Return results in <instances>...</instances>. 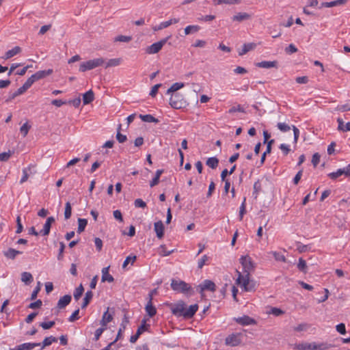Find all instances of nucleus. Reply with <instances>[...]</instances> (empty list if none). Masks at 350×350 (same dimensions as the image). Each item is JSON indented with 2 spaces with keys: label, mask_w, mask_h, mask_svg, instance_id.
<instances>
[{
  "label": "nucleus",
  "mask_w": 350,
  "mask_h": 350,
  "mask_svg": "<svg viewBox=\"0 0 350 350\" xmlns=\"http://www.w3.org/2000/svg\"><path fill=\"white\" fill-rule=\"evenodd\" d=\"M320 158L321 155L318 152L313 154L311 162L314 167L319 163Z\"/></svg>",
  "instance_id": "obj_55"
},
{
  "label": "nucleus",
  "mask_w": 350,
  "mask_h": 350,
  "mask_svg": "<svg viewBox=\"0 0 350 350\" xmlns=\"http://www.w3.org/2000/svg\"><path fill=\"white\" fill-rule=\"evenodd\" d=\"M270 313L273 314L275 317H278V316L283 314L284 313V312L280 308L273 307V308H271Z\"/></svg>",
  "instance_id": "obj_64"
},
{
  "label": "nucleus",
  "mask_w": 350,
  "mask_h": 350,
  "mask_svg": "<svg viewBox=\"0 0 350 350\" xmlns=\"http://www.w3.org/2000/svg\"><path fill=\"white\" fill-rule=\"evenodd\" d=\"M108 310L109 308L104 312L102 320L100 321V324L103 327H106L107 323L111 322L113 319V316L109 313Z\"/></svg>",
  "instance_id": "obj_24"
},
{
  "label": "nucleus",
  "mask_w": 350,
  "mask_h": 350,
  "mask_svg": "<svg viewBox=\"0 0 350 350\" xmlns=\"http://www.w3.org/2000/svg\"><path fill=\"white\" fill-rule=\"evenodd\" d=\"M104 63L105 59L102 57L90 59L80 64L79 71L83 72L102 66Z\"/></svg>",
  "instance_id": "obj_3"
},
{
  "label": "nucleus",
  "mask_w": 350,
  "mask_h": 350,
  "mask_svg": "<svg viewBox=\"0 0 350 350\" xmlns=\"http://www.w3.org/2000/svg\"><path fill=\"white\" fill-rule=\"evenodd\" d=\"M26 91L22 88H19L16 91L13 93H10L8 97L5 99V103H10L16 97L23 94Z\"/></svg>",
  "instance_id": "obj_25"
},
{
  "label": "nucleus",
  "mask_w": 350,
  "mask_h": 350,
  "mask_svg": "<svg viewBox=\"0 0 350 350\" xmlns=\"http://www.w3.org/2000/svg\"><path fill=\"white\" fill-rule=\"evenodd\" d=\"M31 172V166L25 167L23 170V176L20 180V183L23 184L26 182L29 176V173Z\"/></svg>",
  "instance_id": "obj_37"
},
{
  "label": "nucleus",
  "mask_w": 350,
  "mask_h": 350,
  "mask_svg": "<svg viewBox=\"0 0 350 350\" xmlns=\"http://www.w3.org/2000/svg\"><path fill=\"white\" fill-rule=\"evenodd\" d=\"M102 282H113L114 281L113 277L109 273L103 274L101 278Z\"/></svg>",
  "instance_id": "obj_62"
},
{
  "label": "nucleus",
  "mask_w": 350,
  "mask_h": 350,
  "mask_svg": "<svg viewBox=\"0 0 350 350\" xmlns=\"http://www.w3.org/2000/svg\"><path fill=\"white\" fill-rule=\"evenodd\" d=\"M297 51V48L293 44H290L287 47L285 48V52L287 54H293L296 53Z\"/></svg>",
  "instance_id": "obj_54"
},
{
  "label": "nucleus",
  "mask_w": 350,
  "mask_h": 350,
  "mask_svg": "<svg viewBox=\"0 0 350 350\" xmlns=\"http://www.w3.org/2000/svg\"><path fill=\"white\" fill-rule=\"evenodd\" d=\"M178 22H179V19L178 18H171L169 21L161 23L158 26L154 27H153V30L155 31H159V30L163 29L164 28H167V27H168L170 25H171L172 24L178 23Z\"/></svg>",
  "instance_id": "obj_14"
},
{
  "label": "nucleus",
  "mask_w": 350,
  "mask_h": 350,
  "mask_svg": "<svg viewBox=\"0 0 350 350\" xmlns=\"http://www.w3.org/2000/svg\"><path fill=\"white\" fill-rule=\"evenodd\" d=\"M297 268L299 271H301L304 273H306V268H307L306 262L302 258H300L299 259V262L297 264Z\"/></svg>",
  "instance_id": "obj_43"
},
{
  "label": "nucleus",
  "mask_w": 350,
  "mask_h": 350,
  "mask_svg": "<svg viewBox=\"0 0 350 350\" xmlns=\"http://www.w3.org/2000/svg\"><path fill=\"white\" fill-rule=\"evenodd\" d=\"M79 309L78 308L76 310H75L73 312V313L70 315V317L68 319V321L70 322H74L76 320L79 319Z\"/></svg>",
  "instance_id": "obj_63"
},
{
  "label": "nucleus",
  "mask_w": 350,
  "mask_h": 350,
  "mask_svg": "<svg viewBox=\"0 0 350 350\" xmlns=\"http://www.w3.org/2000/svg\"><path fill=\"white\" fill-rule=\"evenodd\" d=\"M185 103L183 95L178 92L173 93L170 98V105L174 109H182L185 107Z\"/></svg>",
  "instance_id": "obj_4"
},
{
  "label": "nucleus",
  "mask_w": 350,
  "mask_h": 350,
  "mask_svg": "<svg viewBox=\"0 0 350 350\" xmlns=\"http://www.w3.org/2000/svg\"><path fill=\"white\" fill-rule=\"evenodd\" d=\"M57 341V339L53 336H51L49 337H46L44 339L43 342H42L41 349H43L45 347L51 345L53 342H55Z\"/></svg>",
  "instance_id": "obj_35"
},
{
  "label": "nucleus",
  "mask_w": 350,
  "mask_h": 350,
  "mask_svg": "<svg viewBox=\"0 0 350 350\" xmlns=\"http://www.w3.org/2000/svg\"><path fill=\"white\" fill-rule=\"evenodd\" d=\"M33 276L29 272H23L21 273V280L26 284H29L33 282Z\"/></svg>",
  "instance_id": "obj_33"
},
{
  "label": "nucleus",
  "mask_w": 350,
  "mask_h": 350,
  "mask_svg": "<svg viewBox=\"0 0 350 350\" xmlns=\"http://www.w3.org/2000/svg\"><path fill=\"white\" fill-rule=\"evenodd\" d=\"M134 205L137 208H144L146 207V204L144 201H143L141 198H137L134 202Z\"/></svg>",
  "instance_id": "obj_57"
},
{
  "label": "nucleus",
  "mask_w": 350,
  "mask_h": 350,
  "mask_svg": "<svg viewBox=\"0 0 350 350\" xmlns=\"http://www.w3.org/2000/svg\"><path fill=\"white\" fill-rule=\"evenodd\" d=\"M200 29V27L198 25H189L185 28V34L189 35L191 33L198 32Z\"/></svg>",
  "instance_id": "obj_36"
},
{
  "label": "nucleus",
  "mask_w": 350,
  "mask_h": 350,
  "mask_svg": "<svg viewBox=\"0 0 350 350\" xmlns=\"http://www.w3.org/2000/svg\"><path fill=\"white\" fill-rule=\"evenodd\" d=\"M136 259L137 256L135 255L128 256L123 262L122 267L125 268L130 262H131V264H133Z\"/></svg>",
  "instance_id": "obj_49"
},
{
  "label": "nucleus",
  "mask_w": 350,
  "mask_h": 350,
  "mask_svg": "<svg viewBox=\"0 0 350 350\" xmlns=\"http://www.w3.org/2000/svg\"><path fill=\"white\" fill-rule=\"evenodd\" d=\"M65 247L66 246L64 242L59 243V249L57 256L58 260H62L64 259V252Z\"/></svg>",
  "instance_id": "obj_47"
},
{
  "label": "nucleus",
  "mask_w": 350,
  "mask_h": 350,
  "mask_svg": "<svg viewBox=\"0 0 350 350\" xmlns=\"http://www.w3.org/2000/svg\"><path fill=\"white\" fill-rule=\"evenodd\" d=\"M129 323V320L126 318V317H124V320L122 321V323L120 324V327L119 328L117 336L116 339L114 340L116 342H117L118 340L121 339L122 337V332L126 329V324Z\"/></svg>",
  "instance_id": "obj_26"
},
{
  "label": "nucleus",
  "mask_w": 350,
  "mask_h": 350,
  "mask_svg": "<svg viewBox=\"0 0 350 350\" xmlns=\"http://www.w3.org/2000/svg\"><path fill=\"white\" fill-rule=\"evenodd\" d=\"M154 229L159 239H162L164 235V225L162 221H158L154 224Z\"/></svg>",
  "instance_id": "obj_15"
},
{
  "label": "nucleus",
  "mask_w": 350,
  "mask_h": 350,
  "mask_svg": "<svg viewBox=\"0 0 350 350\" xmlns=\"http://www.w3.org/2000/svg\"><path fill=\"white\" fill-rule=\"evenodd\" d=\"M208 258H209L206 255L202 256V257L198 262V269H202Z\"/></svg>",
  "instance_id": "obj_61"
},
{
  "label": "nucleus",
  "mask_w": 350,
  "mask_h": 350,
  "mask_svg": "<svg viewBox=\"0 0 350 350\" xmlns=\"http://www.w3.org/2000/svg\"><path fill=\"white\" fill-rule=\"evenodd\" d=\"M116 139L119 143H124L127 140V137L125 135L122 134L119 131H118L116 134Z\"/></svg>",
  "instance_id": "obj_58"
},
{
  "label": "nucleus",
  "mask_w": 350,
  "mask_h": 350,
  "mask_svg": "<svg viewBox=\"0 0 350 350\" xmlns=\"http://www.w3.org/2000/svg\"><path fill=\"white\" fill-rule=\"evenodd\" d=\"M243 336L242 333L231 334L226 338L225 345L230 347H237L241 343Z\"/></svg>",
  "instance_id": "obj_5"
},
{
  "label": "nucleus",
  "mask_w": 350,
  "mask_h": 350,
  "mask_svg": "<svg viewBox=\"0 0 350 350\" xmlns=\"http://www.w3.org/2000/svg\"><path fill=\"white\" fill-rule=\"evenodd\" d=\"M170 38L171 36H169L157 42L153 43L152 44L146 48V53L148 54H155L158 53Z\"/></svg>",
  "instance_id": "obj_6"
},
{
  "label": "nucleus",
  "mask_w": 350,
  "mask_h": 350,
  "mask_svg": "<svg viewBox=\"0 0 350 350\" xmlns=\"http://www.w3.org/2000/svg\"><path fill=\"white\" fill-rule=\"evenodd\" d=\"M163 173V170H157L156 171L154 177L152 178V180L150 183V186L151 187L159 184L160 176Z\"/></svg>",
  "instance_id": "obj_30"
},
{
  "label": "nucleus",
  "mask_w": 350,
  "mask_h": 350,
  "mask_svg": "<svg viewBox=\"0 0 350 350\" xmlns=\"http://www.w3.org/2000/svg\"><path fill=\"white\" fill-rule=\"evenodd\" d=\"M237 273L238 275L237 279V283L238 284H241L245 291H252L254 290L255 284L254 283H251L250 281V278H248L247 283L245 282V278L242 277V274L240 271L237 270Z\"/></svg>",
  "instance_id": "obj_8"
},
{
  "label": "nucleus",
  "mask_w": 350,
  "mask_h": 350,
  "mask_svg": "<svg viewBox=\"0 0 350 350\" xmlns=\"http://www.w3.org/2000/svg\"><path fill=\"white\" fill-rule=\"evenodd\" d=\"M198 310V305L197 304L191 305L188 309L185 308V312L182 315L186 319H191L195 315Z\"/></svg>",
  "instance_id": "obj_13"
},
{
  "label": "nucleus",
  "mask_w": 350,
  "mask_h": 350,
  "mask_svg": "<svg viewBox=\"0 0 350 350\" xmlns=\"http://www.w3.org/2000/svg\"><path fill=\"white\" fill-rule=\"evenodd\" d=\"M120 63H121L120 58L111 59L107 62L105 68L117 66L120 65Z\"/></svg>",
  "instance_id": "obj_41"
},
{
  "label": "nucleus",
  "mask_w": 350,
  "mask_h": 350,
  "mask_svg": "<svg viewBox=\"0 0 350 350\" xmlns=\"http://www.w3.org/2000/svg\"><path fill=\"white\" fill-rule=\"evenodd\" d=\"M323 344L317 345L315 342H302L297 345L296 349L299 350H324L326 348L323 347Z\"/></svg>",
  "instance_id": "obj_7"
},
{
  "label": "nucleus",
  "mask_w": 350,
  "mask_h": 350,
  "mask_svg": "<svg viewBox=\"0 0 350 350\" xmlns=\"http://www.w3.org/2000/svg\"><path fill=\"white\" fill-rule=\"evenodd\" d=\"M245 202H246V198H244L243 201L242 202L241 205L240 206V210H239V219H240V221H241L243 219V215L246 213Z\"/></svg>",
  "instance_id": "obj_51"
},
{
  "label": "nucleus",
  "mask_w": 350,
  "mask_h": 350,
  "mask_svg": "<svg viewBox=\"0 0 350 350\" xmlns=\"http://www.w3.org/2000/svg\"><path fill=\"white\" fill-rule=\"evenodd\" d=\"M343 172H342V168L340 169H338L336 172H331L328 174V176L332 179V180H335L337 178H338L339 176L343 175Z\"/></svg>",
  "instance_id": "obj_50"
},
{
  "label": "nucleus",
  "mask_w": 350,
  "mask_h": 350,
  "mask_svg": "<svg viewBox=\"0 0 350 350\" xmlns=\"http://www.w3.org/2000/svg\"><path fill=\"white\" fill-rule=\"evenodd\" d=\"M198 288L199 289V293L202 294L203 291L206 290L215 292L216 291V286L213 281L205 280L202 283L198 286Z\"/></svg>",
  "instance_id": "obj_9"
},
{
  "label": "nucleus",
  "mask_w": 350,
  "mask_h": 350,
  "mask_svg": "<svg viewBox=\"0 0 350 350\" xmlns=\"http://www.w3.org/2000/svg\"><path fill=\"white\" fill-rule=\"evenodd\" d=\"M51 227V226L50 224L45 222L42 230L40 231V234H42V236L48 235L50 232Z\"/></svg>",
  "instance_id": "obj_53"
},
{
  "label": "nucleus",
  "mask_w": 350,
  "mask_h": 350,
  "mask_svg": "<svg viewBox=\"0 0 350 350\" xmlns=\"http://www.w3.org/2000/svg\"><path fill=\"white\" fill-rule=\"evenodd\" d=\"M250 15L246 12H239L237 14L233 16L232 20L234 21L241 22L250 19Z\"/></svg>",
  "instance_id": "obj_27"
},
{
  "label": "nucleus",
  "mask_w": 350,
  "mask_h": 350,
  "mask_svg": "<svg viewBox=\"0 0 350 350\" xmlns=\"http://www.w3.org/2000/svg\"><path fill=\"white\" fill-rule=\"evenodd\" d=\"M150 327V325L146 323V320L144 319L142 321V325L137 328L135 334L133 335L130 338V342L131 343H135L140 335L145 331L148 329V327Z\"/></svg>",
  "instance_id": "obj_10"
},
{
  "label": "nucleus",
  "mask_w": 350,
  "mask_h": 350,
  "mask_svg": "<svg viewBox=\"0 0 350 350\" xmlns=\"http://www.w3.org/2000/svg\"><path fill=\"white\" fill-rule=\"evenodd\" d=\"M256 44L255 43H246L243 45L242 49L239 51V55L242 56L247 52L255 49Z\"/></svg>",
  "instance_id": "obj_22"
},
{
  "label": "nucleus",
  "mask_w": 350,
  "mask_h": 350,
  "mask_svg": "<svg viewBox=\"0 0 350 350\" xmlns=\"http://www.w3.org/2000/svg\"><path fill=\"white\" fill-rule=\"evenodd\" d=\"M256 66L259 68H277L278 67V62L277 61H262L260 62H258L256 64Z\"/></svg>",
  "instance_id": "obj_18"
},
{
  "label": "nucleus",
  "mask_w": 350,
  "mask_h": 350,
  "mask_svg": "<svg viewBox=\"0 0 350 350\" xmlns=\"http://www.w3.org/2000/svg\"><path fill=\"white\" fill-rule=\"evenodd\" d=\"M336 331L340 334H346L345 325L343 323H340L336 326Z\"/></svg>",
  "instance_id": "obj_60"
},
{
  "label": "nucleus",
  "mask_w": 350,
  "mask_h": 350,
  "mask_svg": "<svg viewBox=\"0 0 350 350\" xmlns=\"http://www.w3.org/2000/svg\"><path fill=\"white\" fill-rule=\"evenodd\" d=\"M23 252L13 248H9L6 251H3V255L8 259L14 260L18 254H21Z\"/></svg>",
  "instance_id": "obj_20"
},
{
  "label": "nucleus",
  "mask_w": 350,
  "mask_h": 350,
  "mask_svg": "<svg viewBox=\"0 0 350 350\" xmlns=\"http://www.w3.org/2000/svg\"><path fill=\"white\" fill-rule=\"evenodd\" d=\"M42 302L40 299H38L34 302L31 303L28 308L31 309L39 308L42 306Z\"/></svg>",
  "instance_id": "obj_59"
},
{
  "label": "nucleus",
  "mask_w": 350,
  "mask_h": 350,
  "mask_svg": "<svg viewBox=\"0 0 350 350\" xmlns=\"http://www.w3.org/2000/svg\"><path fill=\"white\" fill-rule=\"evenodd\" d=\"M93 297V293L91 291H88L86 292L85 297L83 298V301L81 305V308H85L90 304V301Z\"/></svg>",
  "instance_id": "obj_31"
},
{
  "label": "nucleus",
  "mask_w": 350,
  "mask_h": 350,
  "mask_svg": "<svg viewBox=\"0 0 350 350\" xmlns=\"http://www.w3.org/2000/svg\"><path fill=\"white\" fill-rule=\"evenodd\" d=\"M21 51V47L16 46L14 47L13 49H12L11 50L8 51L5 53V59H10V58L12 57L13 56L19 53Z\"/></svg>",
  "instance_id": "obj_29"
},
{
  "label": "nucleus",
  "mask_w": 350,
  "mask_h": 350,
  "mask_svg": "<svg viewBox=\"0 0 350 350\" xmlns=\"http://www.w3.org/2000/svg\"><path fill=\"white\" fill-rule=\"evenodd\" d=\"M261 191V185L259 180H257L254 184V192L253 196L256 198L258 197V193Z\"/></svg>",
  "instance_id": "obj_46"
},
{
  "label": "nucleus",
  "mask_w": 350,
  "mask_h": 350,
  "mask_svg": "<svg viewBox=\"0 0 350 350\" xmlns=\"http://www.w3.org/2000/svg\"><path fill=\"white\" fill-rule=\"evenodd\" d=\"M52 73H53V70L48 69V70H45L38 71L35 74L32 75V76H33V79H35V81H37L40 79H42L44 77L50 75Z\"/></svg>",
  "instance_id": "obj_17"
},
{
  "label": "nucleus",
  "mask_w": 350,
  "mask_h": 350,
  "mask_svg": "<svg viewBox=\"0 0 350 350\" xmlns=\"http://www.w3.org/2000/svg\"><path fill=\"white\" fill-rule=\"evenodd\" d=\"M132 40L131 36L120 35L114 38V42H129Z\"/></svg>",
  "instance_id": "obj_45"
},
{
  "label": "nucleus",
  "mask_w": 350,
  "mask_h": 350,
  "mask_svg": "<svg viewBox=\"0 0 350 350\" xmlns=\"http://www.w3.org/2000/svg\"><path fill=\"white\" fill-rule=\"evenodd\" d=\"M206 164L212 169H215L218 166L219 159L215 157H210L206 160Z\"/></svg>",
  "instance_id": "obj_32"
},
{
  "label": "nucleus",
  "mask_w": 350,
  "mask_h": 350,
  "mask_svg": "<svg viewBox=\"0 0 350 350\" xmlns=\"http://www.w3.org/2000/svg\"><path fill=\"white\" fill-rule=\"evenodd\" d=\"M31 129V125L28 124V122H25L23 125L20 128V131L23 137H25L29 129Z\"/></svg>",
  "instance_id": "obj_48"
},
{
  "label": "nucleus",
  "mask_w": 350,
  "mask_h": 350,
  "mask_svg": "<svg viewBox=\"0 0 350 350\" xmlns=\"http://www.w3.org/2000/svg\"><path fill=\"white\" fill-rule=\"evenodd\" d=\"M94 99V94L92 90L86 92L83 95V102L84 105H88L92 103Z\"/></svg>",
  "instance_id": "obj_23"
},
{
  "label": "nucleus",
  "mask_w": 350,
  "mask_h": 350,
  "mask_svg": "<svg viewBox=\"0 0 350 350\" xmlns=\"http://www.w3.org/2000/svg\"><path fill=\"white\" fill-rule=\"evenodd\" d=\"M72 297L70 295H66L62 297L57 302V308L59 309L65 308L71 301Z\"/></svg>",
  "instance_id": "obj_19"
},
{
  "label": "nucleus",
  "mask_w": 350,
  "mask_h": 350,
  "mask_svg": "<svg viewBox=\"0 0 350 350\" xmlns=\"http://www.w3.org/2000/svg\"><path fill=\"white\" fill-rule=\"evenodd\" d=\"M36 82L33 76L31 75L30 77L27 79V80L25 82V83L21 86L25 91H27L32 84Z\"/></svg>",
  "instance_id": "obj_44"
},
{
  "label": "nucleus",
  "mask_w": 350,
  "mask_h": 350,
  "mask_svg": "<svg viewBox=\"0 0 350 350\" xmlns=\"http://www.w3.org/2000/svg\"><path fill=\"white\" fill-rule=\"evenodd\" d=\"M234 321L238 324L241 325H250L256 324V320L247 315H243L241 317L234 318Z\"/></svg>",
  "instance_id": "obj_12"
},
{
  "label": "nucleus",
  "mask_w": 350,
  "mask_h": 350,
  "mask_svg": "<svg viewBox=\"0 0 350 350\" xmlns=\"http://www.w3.org/2000/svg\"><path fill=\"white\" fill-rule=\"evenodd\" d=\"M239 260L243 267V274H242V277L245 278V282L247 283L248 278H250V273L254 271L255 269V264L252 261L251 257L247 255L242 256Z\"/></svg>",
  "instance_id": "obj_2"
},
{
  "label": "nucleus",
  "mask_w": 350,
  "mask_h": 350,
  "mask_svg": "<svg viewBox=\"0 0 350 350\" xmlns=\"http://www.w3.org/2000/svg\"><path fill=\"white\" fill-rule=\"evenodd\" d=\"M170 286L174 291L183 293L187 297H191L195 293L193 288L189 284L179 279H172Z\"/></svg>",
  "instance_id": "obj_1"
},
{
  "label": "nucleus",
  "mask_w": 350,
  "mask_h": 350,
  "mask_svg": "<svg viewBox=\"0 0 350 350\" xmlns=\"http://www.w3.org/2000/svg\"><path fill=\"white\" fill-rule=\"evenodd\" d=\"M106 329V327H99L98 328L96 331H95V333H94V340L95 341H97L99 340L101 334H103V332Z\"/></svg>",
  "instance_id": "obj_56"
},
{
  "label": "nucleus",
  "mask_w": 350,
  "mask_h": 350,
  "mask_svg": "<svg viewBox=\"0 0 350 350\" xmlns=\"http://www.w3.org/2000/svg\"><path fill=\"white\" fill-rule=\"evenodd\" d=\"M184 87V83H174L172 85V86L167 90V94L173 93L174 92H176L177 90H180Z\"/></svg>",
  "instance_id": "obj_38"
},
{
  "label": "nucleus",
  "mask_w": 350,
  "mask_h": 350,
  "mask_svg": "<svg viewBox=\"0 0 350 350\" xmlns=\"http://www.w3.org/2000/svg\"><path fill=\"white\" fill-rule=\"evenodd\" d=\"M87 224H88V220L86 219L79 218L78 219V228H77V232L79 234L83 232Z\"/></svg>",
  "instance_id": "obj_34"
},
{
  "label": "nucleus",
  "mask_w": 350,
  "mask_h": 350,
  "mask_svg": "<svg viewBox=\"0 0 350 350\" xmlns=\"http://www.w3.org/2000/svg\"><path fill=\"white\" fill-rule=\"evenodd\" d=\"M185 304L183 301H179L171 308L172 313L177 317H183L182 314L185 312Z\"/></svg>",
  "instance_id": "obj_11"
},
{
  "label": "nucleus",
  "mask_w": 350,
  "mask_h": 350,
  "mask_svg": "<svg viewBox=\"0 0 350 350\" xmlns=\"http://www.w3.org/2000/svg\"><path fill=\"white\" fill-rule=\"evenodd\" d=\"M271 254L273 256L274 258L277 261L285 262L286 260V257L281 253L278 252H271Z\"/></svg>",
  "instance_id": "obj_42"
},
{
  "label": "nucleus",
  "mask_w": 350,
  "mask_h": 350,
  "mask_svg": "<svg viewBox=\"0 0 350 350\" xmlns=\"http://www.w3.org/2000/svg\"><path fill=\"white\" fill-rule=\"evenodd\" d=\"M277 127L278 129H280L282 132H287L291 130V126H288L287 124L284 122H278L277 124Z\"/></svg>",
  "instance_id": "obj_52"
},
{
  "label": "nucleus",
  "mask_w": 350,
  "mask_h": 350,
  "mask_svg": "<svg viewBox=\"0 0 350 350\" xmlns=\"http://www.w3.org/2000/svg\"><path fill=\"white\" fill-rule=\"evenodd\" d=\"M72 215V206L71 204L69 202H67L65 204V211H64V218L65 219H68L70 218Z\"/></svg>",
  "instance_id": "obj_40"
},
{
  "label": "nucleus",
  "mask_w": 350,
  "mask_h": 350,
  "mask_svg": "<svg viewBox=\"0 0 350 350\" xmlns=\"http://www.w3.org/2000/svg\"><path fill=\"white\" fill-rule=\"evenodd\" d=\"M347 2V0H335L330 2H323L321 4L319 8H332L334 6H338L340 5H343Z\"/></svg>",
  "instance_id": "obj_21"
},
{
  "label": "nucleus",
  "mask_w": 350,
  "mask_h": 350,
  "mask_svg": "<svg viewBox=\"0 0 350 350\" xmlns=\"http://www.w3.org/2000/svg\"><path fill=\"white\" fill-rule=\"evenodd\" d=\"M146 312L150 317H154L157 313L156 308L152 305V298H150L145 307Z\"/></svg>",
  "instance_id": "obj_16"
},
{
  "label": "nucleus",
  "mask_w": 350,
  "mask_h": 350,
  "mask_svg": "<svg viewBox=\"0 0 350 350\" xmlns=\"http://www.w3.org/2000/svg\"><path fill=\"white\" fill-rule=\"evenodd\" d=\"M139 117L142 121L146 122H154V123L159 122V120L157 118H154L153 116H152L150 114H146V115L140 114L139 116Z\"/></svg>",
  "instance_id": "obj_28"
},
{
  "label": "nucleus",
  "mask_w": 350,
  "mask_h": 350,
  "mask_svg": "<svg viewBox=\"0 0 350 350\" xmlns=\"http://www.w3.org/2000/svg\"><path fill=\"white\" fill-rule=\"evenodd\" d=\"M84 291V288L83 285L81 284L74 291V298L75 300H79V299L81 297Z\"/></svg>",
  "instance_id": "obj_39"
}]
</instances>
